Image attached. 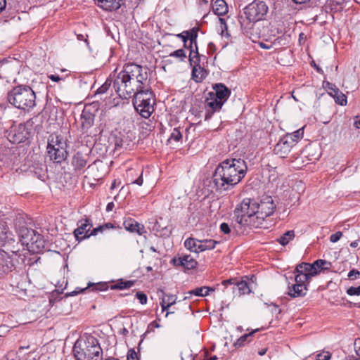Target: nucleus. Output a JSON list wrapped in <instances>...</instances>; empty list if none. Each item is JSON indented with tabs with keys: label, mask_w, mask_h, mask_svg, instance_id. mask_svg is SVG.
I'll list each match as a JSON object with an SVG mask.
<instances>
[{
	"label": "nucleus",
	"mask_w": 360,
	"mask_h": 360,
	"mask_svg": "<svg viewBox=\"0 0 360 360\" xmlns=\"http://www.w3.org/2000/svg\"><path fill=\"white\" fill-rule=\"evenodd\" d=\"M247 171L244 160L226 159L217 166L212 175L213 188L219 192L231 190L242 181Z\"/></svg>",
	"instance_id": "nucleus-1"
},
{
	"label": "nucleus",
	"mask_w": 360,
	"mask_h": 360,
	"mask_svg": "<svg viewBox=\"0 0 360 360\" xmlns=\"http://www.w3.org/2000/svg\"><path fill=\"white\" fill-rule=\"evenodd\" d=\"M255 205V199L245 198L236 207L233 211L234 224L232 229L236 235L243 234L246 228H260Z\"/></svg>",
	"instance_id": "nucleus-2"
},
{
	"label": "nucleus",
	"mask_w": 360,
	"mask_h": 360,
	"mask_svg": "<svg viewBox=\"0 0 360 360\" xmlns=\"http://www.w3.org/2000/svg\"><path fill=\"white\" fill-rule=\"evenodd\" d=\"M139 71H143V67L136 63H127L123 69L116 75L114 80V90L117 95L123 98H129L134 92V82L137 77Z\"/></svg>",
	"instance_id": "nucleus-3"
},
{
	"label": "nucleus",
	"mask_w": 360,
	"mask_h": 360,
	"mask_svg": "<svg viewBox=\"0 0 360 360\" xmlns=\"http://www.w3.org/2000/svg\"><path fill=\"white\" fill-rule=\"evenodd\" d=\"M72 352L76 360H102L103 350L98 340L91 335H84L74 344Z\"/></svg>",
	"instance_id": "nucleus-4"
},
{
	"label": "nucleus",
	"mask_w": 360,
	"mask_h": 360,
	"mask_svg": "<svg viewBox=\"0 0 360 360\" xmlns=\"http://www.w3.org/2000/svg\"><path fill=\"white\" fill-rule=\"evenodd\" d=\"M7 101L18 109L30 111L36 105V94L30 86L20 84L8 91Z\"/></svg>",
	"instance_id": "nucleus-5"
},
{
	"label": "nucleus",
	"mask_w": 360,
	"mask_h": 360,
	"mask_svg": "<svg viewBox=\"0 0 360 360\" xmlns=\"http://www.w3.org/2000/svg\"><path fill=\"white\" fill-rule=\"evenodd\" d=\"M269 11L267 4L264 1L255 0L243 8L238 15V22L241 29L250 30L253 24L262 20Z\"/></svg>",
	"instance_id": "nucleus-6"
},
{
	"label": "nucleus",
	"mask_w": 360,
	"mask_h": 360,
	"mask_svg": "<svg viewBox=\"0 0 360 360\" xmlns=\"http://www.w3.org/2000/svg\"><path fill=\"white\" fill-rule=\"evenodd\" d=\"M154 97L151 86L134 87V92L129 96L133 98L132 103L136 111L144 118H148L153 111L150 101Z\"/></svg>",
	"instance_id": "nucleus-7"
},
{
	"label": "nucleus",
	"mask_w": 360,
	"mask_h": 360,
	"mask_svg": "<svg viewBox=\"0 0 360 360\" xmlns=\"http://www.w3.org/2000/svg\"><path fill=\"white\" fill-rule=\"evenodd\" d=\"M68 144L63 141L60 135L51 134L48 137L46 156L54 164L60 165L65 162L69 155Z\"/></svg>",
	"instance_id": "nucleus-8"
},
{
	"label": "nucleus",
	"mask_w": 360,
	"mask_h": 360,
	"mask_svg": "<svg viewBox=\"0 0 360 360\" xmlns=\"http://www.w3.org/2000/svg\"><path fill=\"white\" fill-rule=\"evenodd\" d=\"M5 136L13 144L25 143V145L30 144L32 138L25 127L20 125V124H13L5 131Z\"/></svg>",
	"instance_id": "nucleus-9"
},
{
	"label": "nucleus",
	"mask_w": 360,
	"mask_h": 360,
	"mask_svg": "<svg viewBox=\"0 0 360 360\" xmlns=\"http://www.w3.org/2000/svg\"><path fill=\"white\" fill-rule=\"evenodd\" d=\"M255 206L257 221L261 228L264 219L274 213L276 205L271 196L263 195L259 202L255 200Z\"/></svg>",
	"instance_id": "nucleus-10"
},
{
	"label": "nucleus",
	"mask_w": 360,
	"mask_h": 360,
	"mask_svg": "<svg viewBox=\"0 0 360 360\" xmlns=\"http://www.w3.org/2000/svg\"><path fill=\"white\" fill-rule=\"evenodd\" d=\"M135 139L134 134L131 131H116L112 136V143L116 150L125 148L130 146L131 143Z\"/></svg>",
	"instance_id": "nucleus-11"
},
{
	"label": "nucleus",
	"mask_w": 360,
	"mask_h": 360,
	"mask_svg": "<svg viewBox=\"0 0 360 360\" xmlns=\"http://www.w3.org/2000/svg\"><path fill=\"white\" fill-rule=\"evenodd\" d=\"M212 89L213 91L209 92L210 96L216 98L223 105H224L231 94V89L223 83L212 84Z\"/></svg>",
	"instance_id": "nucleus-12"
},
{
	"label": "nucleus",
	"mask_w": 360,
	"mask_h": 360,
	"mask_svg": "<svg viewBox=\"0 0 360 360\" xmlns=\"http://www.w3.org/2000/svg\"><path fill=\"white\" fill-rule=\"evenodd\" d=\"M204 105L205 109V120L207 121L210 120L215 112H219L224 105L216 98H212L208 93L205 98Z\"/></svg>",
	"instance_id": "nucleus-13"
},
{
	"label": "nucleus",
	"mask_w": 360,
	"mask_h": 360,
	"mask_svg": "<svg viewBox=\"0 0 360 360\" xmlns=\"http://www.w3.org/2000/svg\"><path fill=\"white\" fill-rule=\"evenodd\" d=\"M89 160V152L78 150L72 157L71 165L75 172L83 169Z\"/></svg>",
	"instance_id": "nucleus-14"
},
{
	"label": "nucleus",
	"mask_w": 360,
	"mask_h": 360,
	"mask_svg": "<svg viewBox=\"0 0 360 360\" xmlns=\"http://www.w3.org/2000/svg\"><path fill=\"white\" fill-rule=\"evenodd\" d=\"M15 269L13 258L6 252L0 250V278Z\"/></svg>",
	"instance_id": "nucleus-15"
},
{
	"label": "nucleus",
	"mask_w": 360,
	"mask_h": 360,
	"mask_svg": "<svg viewBox=\"0 0 360 360\" xmlns=\"http://www.w3.org/2000/svg\"><path fill=\"white\" fill-rule=\"evenodd\" d=\"M171 262L176 266H182L185 270L194 269L198 265L197 261L190 255L174 257Z\"/></svg>",
	"instance_id": "nucleus-16"
},
{
	"label": "nucleus",
	"mask_w": 360,
	"mask_h": 360,
	"mask_svg": "<svg viewBox=\"0 0 360 360\" xmlns=\"http://www.w3.org/2000/svg\"><path fill=\"white\" fill-rule=\"evenodd\" d=\"M289 140V136L282 137L274 146V153L280 155L281 158H285L295 146L292 142Z\"/></svg>",
	"instance_id": "nucleus-17"
},
{
	"label": "nucleus",
	"mask_w": 360,
	"mask_h": 360,
	"mask_svg": "<svg viewBox=\"0 0 360 360\" xmlns=\"http://www.w3.org/2000/svg\"><path fill=\"white\" fill-rule=\"evenodd\" d=\"M163 219L160 217L159 220H156L152 227L153 231L156 236L162 238H169L172 232V227L170 224H165L162 222Z\"/></svg>",
	"instance_id": "nucleus-18"
},
{
	"label": "nucleus",
	"mask_w": 360,
	"mask_h": 360,
	"mask_svg": "<svg viewBox=\"0 0 360 360\" xmlns=\"http://www.w3.org/2000/svg\"><path fill=\"white\" fill-rule=\"evenodd\" d=\"M124 229L130 233H136L139 236H143L147 233L144 226L139 224L134 219L127 218L123 222Z\"/></svg>",
	"instance_id": "nucleus-19"
},
{
	"label": "nucleus",
	"mask_w": 360,
	"mask_h": 360,
	"mask_svg": "<svg viewBox=\"0 0 360 360\" xmlns=\"http://www.w3.org/2000/svg\"><path fill=\"white\" fill-rule=\"evenodd\" d=\"M94 120L95 115L84 108L80 116L81 129L83 134L87 133L89 129L94 125Z\"/></svg>",
	"instance_id": "nucleus-20"
},
{
	"label": "nucleus",
	"mask_w": 360,
	"mask_h": 360,
	"mask_svg": "<svg viewBox=\"0 0 360 360\" xmlns=\"http://www.w3.org/2000/svg\"><path fill=\"white\" fill-rule=\"evenodd\" d=\"M77 226L78 227L74 231V236L76 240L79 243L85 239L83 238V236L86 234V231H88V233H89L92 223L90 219H84L79 221Z\"/></svg>",
	"instance_id": "nucleus-21"
},
{
	"label": "nucleus",
	"mask_w": 360,
	"mask_h": 360,
	"mask_svg": "<svg viewBox=\"0 0 360 360\" xmlns=\"http://www.w3.org/2000/svg\"><path fill=\"white\" fill-rule=\"evenodd\" d=\"M95 4L106 11H115L124 4V0H94Z\"/></svg>",
	"instance_id": "nucleus-22"
},
{
	"label": "nucleus",
	"mask_w": 360,
	"mask_h": 360,
	"mask_svg": "<svg viewBox=\"0 0 360 360\" xmlns=\"http://www.w3.org/2000/svg\"><path fill=\"white\" fill-rule=\"evenodd\" d=\"M233 293L236 296H241L250 294L251 292L249 283L244 280L238 281L235 285L232 287Z\"/></svg>",
	"instance_id": "nucleus-23"
},
{
	"label": "nucleus",
	"mask_w": 360,
	"mask_h": 360,
	"mask_svg": "<svg viewBox=\"0 0 360 360\" xmlns=\"http://www.w3.org/2000/svg\"><path fill=\"white\" fill-rule=\"evenodd\" d=\"M36 233L34 229L25 226L20 227L18 230V235L21 238L22 243L27 245H30L32 237H34Z\"/></svg>",
	"instance_id": "nucleus-24"
},
{
	"label": "nucleus",
	"mask_w": 360,
	"mask_h": 360,
	"mask_svg": "<svg viewBox=\"0 0 360 360\" xmlns=\"http://www.w3.org/2000/svg\"><path fill=\"white\" fill-rule=\"evenodd\" d=\"M162 301L160 305L162 307V311H167L168 309L176 302V296L174 295L166 294L162 290H160Z\"/></svg>",
	"instance_id": "nucleus-25"
},
{
	"label": "nucleus",
	"mask_w": 360,
	"mask_h": 360,
	"mask_svg": "<svg viewBox=\"0 0 360 360\" xmlns=\"http://www.w3.org/2000/svg\"><path fill=\"white\" fill-rule=\"evenodd\" d=\"M307 285L295 283L289 287L288 295L293 298L304 297L307 294Z\"/></svg>",
	"instance_id": "nucleus-26"
},
{
	"label": "nucleus",
	"mask_w": 360,
	"mask_h": 360,
	"mask_svg": "<svg viewBox=\"0 0 360 360\" xmlns=\"http://www.w3.org/2000/svg\"><path fill=\"white\" fill-rule=\"evenodd\" d=\"M214 13L218 16L226 15L229 11V7L224 0H216L212 4Z\"/></svg>",
	"instance_id": "nucleus-27"
},
{
	"label": "nucleus",
	"mask_w": 360,
	"mask_h": 360,
	"mask_svg": "<svg viewBox=\"0 0 360 360\" xmlns=\"http://www.w3.org/2000/svg\"><path fill=\"white\" fill-rule=\"evenodd\" d=\"M210 291H214V289L210 287L202 286L196 288L193 290H189L186 292V296L184 300L189 299L192 295L197 297H205L209 295Z\"/></svg>",
	"instance_id": "nucleus-28"
},
{
	"label": "nucleus",
	"mask_w": 360,
	"mask_h": 360,
	"mask_svg": "<svg viewBox=\"0 0 360 360\" xmlns=\"http://www.w3.org/2000/svg\"><path fill=\"white\" fill-rule=\"evenodd\" d=\"M259 330V328H257L255 330H252L248 333L243 335L233 343V346L236 348H239L245 346L247 343H249L252 341V337L253 336V335Z\"/></svg>",
	"instance_id": "nucleus-29"
},
{
	"label": "nucleus",
	"mask_w": 360,
	"mask_h": 360,
	"mask_svg": "<svg viewBox=\"0 0 360 360\" xmlns=\"http://www.w3.org/2000/svg\"><path fill=\"white\" fill-rule=\"evenodd\" d=\"M207 76V72L203 67L193 68L191 78L196 82H202Z\"/></svg>",
	"instance_id": "nucleus-30"
},
{
	"label": "nucleus",
	"mask_w": 360,
	"mask_h": 360,
	"mask_svg": "<svg viewBox=\"0 0 360 360\" xmlns=\"http://www.w3.org/2000/svg\"><path fill=\"white\" fill-rule=\"evenodd\" d=\"M345 4V0H328L326 8H329L330 12L337 13L344 9Z\"/></svg>",
	"instance_id": "nucleus-31"
},
{
	"label": "nucleus",
	"mask_w": 360,
	"mask_h": 360,
	"mask_svg": "<svg viewBox=\"0 0 360 360\" xmlns=\"http://www.w3.org/2000/svg\"><path fill=\"white\" fill-rule=\"evenodd\" d=\"M11 232L9 231L7 223L0 220V243H4L11 239Z\"/></svg>",
	"instance_id": "nucleus-32"
},
{
	"label": "nucleus",
	"mask_w": 360,
	"mask_h": 360,
	"mask_svg": "<svg viewBox=\"0 0 360 360\" xmlns=\"http://www.w3.org/2000/svg\"><path fill=\"white\" fill-rule=\"evenodd\" d=\"M136 84H134L135 89H140L141 86H150L149 82H148V74L146 72L144 73L143 71H139V74L135 81Z\"/></svg>",
	"instance_id": "nucleus-33"
},
{
	"label": "nucleus",
	"mask_w": 360,
	"mask_h": 360,
	"mask_svg": "<svg viewBox=\"0 0 360 360\" xmlns=\"http://www.w3.org/2000/svg\"><path fill=\"white\" fill-rule=\"evenodd\" d=\"M198 243V245L197 248V251L199 252H203L207 250H212L215 248L216 244L218 243L217 241L214 240H197Z\"/></svg>",
	"instance_id": "nucleus-34"
},
{
	"label": "nucleus",
	"mask_w": 360,
	"mask_h": 360,
	"mask_svg": "<svg viewBox=\"0 0 360 360\" xmlns=\"http://www.w3.org/2000/svg\"><path fill=\"white\" fill-rule=\"evenodd\" d=\"M115 77H116V72L114 71V72L111 73L110 76L107 78L105 82L103 85H101L96 91V94H105L111 84H112V86H114V80Z\"/></svg>",
	"instance_id": "nucleus-35"
},
{
	"label": "nucleus",
	"mask_w": 360,
	"mask_h": 360,
	"mask_svg": "<svg viewBox=\"0 0 360 360\" xmlns=\"http://www.w3.org/2000/svg\"><path fill=\"white\" fill-rule=\"evenodd\" d=\"M135 282L136 281H124V279L121 278L117 280L115 284L110 285V289L120 290L129 289L134 285Z\"/></svg>",
	"instance_id": "nucleus-36"
},
{
	"label": "nucleus",
	"mask_w": 360,
	"mask_h": 360,
	"mask_svg": "<svg viewBox=\"0 0 360 360\" xmlns=\"http://www.w3.org/2000/svg\"><path fill=\"white\" fill-rule=\"evenodd\" d=\"M200 30L199 27H193V28L190 29V32L188 34V41L187 43V49L188 48H192L193 45H196V43H198L197 39L198 37V32Z\"/></svg>",
	"instance_id": "nucleus-37"
},
{
	"label": "nucleus",
	"mask_w": 360,
	"mask_h": 360,
	"mask_svg": "<svg viewBox=\"0 0 360 360\" xmlns=\"http://www.w3.org/2000/svg\"><path fill=\"white\" fill-rule=\"evenodd\" d=\"M30 245H31L32 248H36L37 251H41L44 248V240L41 235L36 233L34 237H32Z\"/></svg>",
	"instance_id": "nucleus-38"
},
{
	"label": "nucleus",
	"mask_w": 360,
	"mask_h": 360,
	"mask_svg": "<svg viewBox=\"0 0 360 360\" xmlns=\"http://www.w3.org/2000/svg\"><path fill=\"white\" fill-rule=\"evenodd\" d=\"M39 118V115L34 116L33 117L29 119L25 122L20 123V125H24L25 127V129H27V131L30 132V135H33L32 130L33 129H37L39 124H36L37 122V120Z\"/></svg>",
	"instance_id": "nucleus-39"
},
{
	"label": "nucleus",
	"mask_w": 360,
	"mask_h": 360,
	"mask_svg": "<svg viewBox=\"0 0 360 360\" xmlns=\"http://www.w3.org/2000/svg\"><path fill=\"white\" fill-rule=\"evenodd\" d=\"M295 237V231L293 230L287 231L284 233L277 241L283 246L286 245Z\"/></svg>",
	"instance_id": "nucleus-40"
},
{
	"label": "nucleus",
	"mask_w": 360,
	"mask_h": 360,
	"mask_svg": "<svg viewBox=\"0 0 360 360\" xmlns=\"http://www.w3.org/2000/svg\"><path fill=\"white\" fill-rule=\"evenodd\" d=\"M90 287H92V291L98 292L108 290L110 287V285L106 282H99L97 283H89L86 288L88 289Z\"/></svg>",
	"instance_id": "nucleus-41"
},
{
	"label": "nucleus",
	"mask_w": 360,
	"mask_h": 360,
	"mask_svg": "<svg viewBox=\"0 0 360 360\" xmlns=\"http://www.w3.org/2000/svg\"><path fill=\"white\" fill-rule=\"evenodd\" d=\"M330 96L334 98L335 102L338 105L345 106L347 103V96L340 89H337L336 93Z\"/></svg>",
	"instance_id": "nucleus-42"
},
{
	"label": "nucleus",
	"mask_w": 360,
	"mask_h": 360,
	"mask_svg": "<svg viewBox=\"0 0 360 360\" xmlns=\"http://www.w3.org/2000/svg\"><path fill=\"white\" fill-rule=\"evenodd\" d=\"M304 134V127L297 129V131L291 133L287 134L284 136H289L290 141H291L294 145H295L298 141L303 137Z\"/></svg>",
	"instance_id": "nucleus-43"
},
{
	"label": "nucleus",
	"mask_w": 360,
	"mask_h": 360,
	"mask_svg": "<svg viewBox=\"0 0 360 360\" xmlns=\"http://www.w3.org/2000/svg\"><path fill=\"white\" fill-rule=\"evenodd\" d=\"M314 265L316 266L317 269H319L321 271H328L332 267L330 262L321 259L314 261Z\"/></svg>",
	"instance_id": "nucleus-44"
},
{
	"label": "nucleus",
	"mask_w": 360,
	"mask_h": 360,
	"mask_svg": "<svg viewBox=\"0 0 360 360\" xmlns=\"http://www.w3.org/2000/svg\"><path fill=\"white\" fill-rule=\"evenodd\" d=\"M197 240V239H195L193 238H187L184 242L185 248H186L191 252L198 253L199 252L197 251V248L198 245V243Z\"/></svg>",
	"instance_id": "nucleus-45"
},
{
	"label": "nucleus",
	"mask_w": 360,
	"mask_h": 360,
	"mask_svg": "<svg viewBox=\"0 0 360 360\" xmlns=\"http://www.w3.org/2000/svg\"><path fill=\"white\" fill-rule=\"evenodd\" d=\"M289 37H290L289 35H287L285 34H282L281 36L274 39V40L272 41L273 46H286L289 42V40H288Z\"/></svg>",
	"instance_id": "nucleus-46"
},
{
	"label": "nucleus",
	"mask_w": 360,
	"mask_h": 360,
	"mask_svg": "<svg viewBox=\"0 0 360 360\" xmlns=\"http://www.w3.org/2000/svg\"><path fill=\"white\" fill-rule=\"evenodd\" d=\"M311 279L308 277L307 274H300L297 273L295 276V281L296 284H302V285H308L310 282Z\"/></svg>",
	"instance_id": "nucleus-47"
},
{
	"label": "nucleus",
	"mask_w": 360,
	"mask_h": 360,
	"mask_svg": "<svg viewBox=\"0 0 360 360\" xmlns=\"http://www.w3.org/2000/svg\"><path fill=\"white\" fill-rule=\"evenodd\" d=\"M323 87L328 91L330 96L334 95L337 89H339L335 84L329 82L328 81L323 82Z\"/></svg>",
	"instance_id": "nucleus-48"
},
{
	"label": "nucleus",
	"mask_w": 360,
	"mask_h": 360,
	"mask_svg": "<svg viewBox=\"0 0 360 360\" xmlns=\"http://www.w3.org/2000/svg\"><path fill=\"white\" fill-rule=\"evenodd\" d=\"M190 32V30L183 31L181 33L174 34L177 38L181 39L184 43L183 46L184 49H187V43L188 41V34Z\"/></svg>",
	"instance_id": "nucleus-49"
},
{
	"label": "nucleus",
	"mask_w": 360,
	"mask_h": 360,
	"mask_svg": "<svg viewBox=\"0 0 360 360\" xmlns=\"http://www.w3.org/2000/svg\"><path fill=\"white\" fill-rule=\"evenodd\" d=\"M169 56L170 57L179 58L181 61H184L186 58V53L183 49H177L172 52Z\"/></svg>",
	"instance_id": "nucleus-50"
},
{
	"label": "nucleus",
	"mask_w": 360,
	"mask_h": 360,
	"mask_svg": "<svg viewBox=\"0 0 360 360\" xmlns=\"http://www.w3.org/2000/svg\"><path fill=\"white\" fill-rule=\"evenodd\" d=\"M202 58L203 59H206V56H203V55H200L199 53V58H198L197 56L195 57V58H192V60H191V58H188V60H189V63H190V65L193 67V68H198V67H202L200 65V63H201V60Z\"/></svg>",
	"instance_id": "nucleus-51"
},
{
	"label": "nucleus",
	"mask_w": 360,
	"mask_h": 360,
	"mask_svg": "<svg viewBox=\"0 0 360 360\" xmlns=\"http://www.w3.org/2000/svg\"><path fill=\"white\" fill-rule=\"evenodd\" d=\"M295 272L302 275L308 274L307 262H302L297 264Z\"/></svg>",
	"instance_id": "nucleus-52"
},
{
	"label": "nucleus",
	"mask_w": 360,
	"mask_h": 360,
	"mask_svg": "<svg viewBox=\"0 0 360 360\" xmlns=\"http://www.w3.org/2000/svg\"><path fill=\"white\" fill-rule=\"evenodd\" d=\"M308 266V274L307 275L308 277L311 279V278L319 274L317 267L314 265V262L312 264L307 263Z\"/></svg>",
	"instance_id": "nucleus-53"
},
{
	"label": "nucleus",
	"mask_w": 360,
	"mask_h": 360,
	"mask_svg": "<svg viewBox=\"0 0 360 360\" xmlns=\"http://www.w3.org/2000/svg\"><path fill=\"white\" fill-rule=\"evenodd\" d=\"M103 231V226H101V225H100L96 228H94L91 231H90L89 233H88V231H86V234L83 236V238H89L91 236L97 235L98 232L102 233Z\"/></svg>",
	"instance_id": "nucleus-54"
},
{
	"label": "nucleus",
	"mask_w": 360,
	"mask_h": 360,
	"mask_svg": "<svg viewBox=\"0 0 360 360\" xmlns=\"http://www.w3.org/2000/svg\"><path fill=\"white\" fill-rule=\"evenodd\" d=\"M182 139V134L179 129L174 128L171 136L169 139V141L172 139L175 141H179Z\"/></svg>",
	"instance_id": "nucleus-55"
},
{
	"label": "nucleus",
	"mask_w": 360,
	"mask_h": 360,
	"mask_svg": "<svg viewBox=\"0 0 360 360\" xmlns=\"http://www.w3.org/2000/svg\"><path fill=\"white\" fill-rule=\"evenodd\" d=\"M187 49L189 50L188 58H191V60L193 58H195L196 56L199 58L198 43H196V45H193L192 48H188Z\"/></svg>",
	"instance_id": "nucleus-56"
},
{
	"label": "nucleus",
	"mask_w": 360,
	"mask_h": 360,
	"mask_svg": "<svg viewBox=\"0 0 360 360\" xmlns=\"http://www.w3.org/2000/svg\"><path fill=\"white\" fill-rule=\"evenodd\" d=\"M136 297L139 300V302L141 304H145L147 303L148 297L147 295L141 291H139L136 293Z\"/></svg>",
	"instance_id": "nucleus-57"
},
{
	"label": "nucleus",
	"mask_w": 360,
	"mask_h": 360,
	"mask_svg": "<svg viewBox=\"0 0 360 360\" xmlns=\"http://www.w3.org/2000/svg\"><path fill=\"white\" fill-rule=\"evenodd\" d=\"M347 293L350 295H360V285L357 287L351 286L347 290Z\"/></svg>",
	"instance_id": "nucleus-58"
},
{
	"label": "nucleus",
	"mask_w": 360,
	"mask_h": 360,
	"mask_svg": "<svg viewBox=\"0 0 360 360\" xmlns=\"http://www.w3.org/2000/svg\"><path fill=\"white\" fill-rule=\"evenodd\" d=\"M331 354L329 352H323L319 353L316 356V360H330Z\"/></svg>",
	"instance_id": "nucleus-59"
},
{
	"label": "nucleus",
	"mask_w": 360,
	"mask_h": 360,
	"mask_svg": "<svg viewBox=\"0 0 360 360\" xmlns=\"http://www.w3.org/2000/svg\"><path fill=\"white\" fill-rule=\"evenodd\" d=\"M354 349L355 351L357 358L356 359H360V338H356L354 342Z\"/></svg>",
	"instance_id": "nucleus-60"
},
{
	"label": "nucleus",
	"mask_w": 360,
	"mask_h": 360,
	"mask_svg": "<svg viewBox=\"0 0 360 360\" xmlns=\"http://www.w3.org/2000/svg\"><path fill=\"white\" fill-rule=\"evenodd\" d=\"M237 282V278H231L229 279L224 280L221 282V285L224 286V288H228L229 285H233L234 286L236 283Z\"/></svg>",
	"instance_id": "nucleus-61"
},
{
	"label": "nucleus",
	"mask_w": 360,
	"mask_h": 360,
	"mask_svg": "<svg viewBox=\"0 0 360 360\" xmlns=\"http://www.w3.org/2000/svg\"><path fill=\"white\" fill-rule=\"evenodd\" d=\"M220 231L224 234H229L231 232V229L227 223L223 222L220 225Z\"/></svg>",
	"instance_id": "nucleus-62"
},
{
	"label": "nucleus",
	"mask_w": 360,
	"mask_h": 360,
	"mask_svg": "<svg viewBox=\"0 0 360 360\" xmlns=\"http://www.w3.org/2000/svg\"><path fill=\"white\" fill-rule=\"evenodd\" d=\"M127 360H139V358L134 349H131L128 351Z\"/></svg>",
	"instance_id": "nucleus-63"
},
{
	"label": "nucleus",
	"mask_w": 360,
	"mask_h": 360,
	"mask_svg": "<svg viewBox=\"0 0 360 360\" xmlns=\"http://www.w3.org/2000/svg\"><path fill=\"white\" fill-rule=\"evenodd\" d=\"M359 275H360V271L359 270L352 269L348 273L347 276L349 279L354 280V279L356 278L357 276H359Z\"/></svg>",
	"instance_id": "nucleus-64"
}]
</instances>
